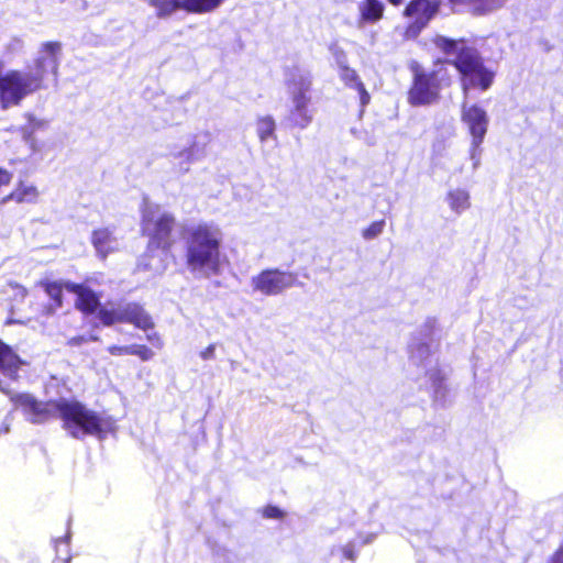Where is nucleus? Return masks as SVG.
Listing matches in <instances>:
<instances>
[{
    "mask_svg": "<svg viewBox=\"0 0 563 563\" xmlns=\"http://www.w3.org/2000/svg\"><path fill=\"white\" fill-rule=\"evenodd\" d=\"M16 407L23 409L32 422L58 416L64 422L65 430L74 438L86 435L102 437L115 430L111 417L100 416L77 400L60 399L49 402H37L32 396L23 394L14 398Z\"/></svg>",
    "mask_w": 563,
    "mask_h": 563,
    "instance_id": "obj_1",
    "label": "nucleus"
},
{
    "mask_svg": "<svg viewBox=\"0 0 563 563\" xmlns=\"http://www.w3.org/2000/svg\"><path fill=\"white\" fill-rule=\"evenodd\" d=\"M62 45L45 42L41 45L33 66L27 71L10 70L0 81V100L4 108L18 104L25 96L44 87V80L56 77Z\"/></svg>",
    "mask_w": 563,
    "mask_h": 563,
    "instance_id": "obj_2",
    "label": "nucleus"
},
{
    "mask_svg": "<svg viewBox=\"0 0 563 563\" xmlns=\"http://www.w3.org/2000/svg\"><path fill=\"white\" fill-rule=\"evenodd\" d=\"M223 232L211 222L198 223L188 230L186 263L198 276L218 275L221 269Z\"/></svg>",
    "mask_w": 563,
    "mask_h": 563,
    "instance_id": "obj_3",
    "label": "nucleus"
},
{
    "mask_svg": "<svg viewBox=\"0 0 563 563\" xmlns=\"http://www.w3.org/2000/svg\"><path fill=\"white\" fill-rule=\"evenodd\" d=\"M437 45L454 57L453 64L461 75L465 97L472 88L485 91L492 86L495 74L483 65L475 49L467 47L463 41L455 42L444 37H439Z\"/></svg>",
    "mask_w": 563,
    "mask_h": 563,
    "instance_id": "obj_4",
    "label": "nucleus"
},
{
    "mask_svg": "<svg viewBox=\"0 0 563 563\" xmlns=\"http://www.w3.org/2000/svg\"><path fill=\"white\" fill-rule=\"evenodd\" d=\"M290 98V109L287 114L288 123L298 129H306L313 120L312 108V76L309 71L295 69L286 80Z\"/></svg>",
    "mask_w": 563,
    "mask_h": 563,
    "instance_id": "obj_5",
    "label": "nucleus"
},
{
    "mask_svg": "<svg viewBox=\"0 0 563 563\" xmlns=\"http://www.w3.org/2000/svg\"><path fill=\"white\" fill-rule=\"evenodd\" d=\"M175 218L173 214L162 210L158 206L145 202L142 209V230L148 238V247L161 250V254L167 255L175 240L173 229Z\"/></svg>",
    "mask_w": 563,
    "mask_h": 563,
    "instance_id": "obj_6",
    "label": "nucleus"
},
{
    "mask_svg": "<svg viewBox=\"0 0 563 563\" xmlns=\"http://www.w3.org/2000/svg\"><path fill=\"white\" fill-rule=\"evenodd\" d=\"M489 115L487 111L476 103L464 101L461 106V122L465 126L470 137L468 157L472 163L473 172L477 170L482 164L485 136L489 126Z\"/></svg>",
    "mask_w": 563,
    "mask_h": 563,
    "instance_id": "obj_7",
    "label": "nucleus"
},
{
    "mask_svg": "<svg viewBox=\"0 0 563 563\" xmlns=\"http://www.w3.org/2000/svg\"><path fill=\"white\" fill-rule=\"evenodd\" d=\"M98 319L104 325L118 322L131 323L134 327L147 331L154 328L151 316L137 303H108L98 311Z\"/></svg>",
    "mask_w": 563,
    "mask_h": 563,
    "instance_id": "obj_8",
    "label": "nucleus"
},
{
    "mask_svg": "<svg viewBox=\"0 0 563 563\" xmlns=\"http://www.w3.org/2000/svg\"><path fill=\"white\" fill-rule=\"evenodd\" d=\"M297 283V275L280 269H264L251 278L252 290L263 296H278Z\"/></svg>",
    "mask_w": 563,
    "mask_h": 563,
    "instance_id": "obj_9",
    "label": "nucleus"
},
{
    "mask_svg": "<svg viewBox=\"0 0 563 563\" xmlns=\"http://www.w3.org/2000/svg\"><path fill=\"white\" fill-rule=\"evenodd\" d=\"M442 81L441 69L430 73L416 70L413 85L408 93L409 103L426 106L434 102L439 97Z\"/></svg>",
    "mask_w": 563,
    "mask_h": 563,
    "instance_id": "obj_10",
    "label": "nucleus"
},
{
    "mask_svg": "<svg viewBox=\"0 0 563 563\" xmlns=\"http://www.w3.org/2000/svg\"><path fill=\"white\" fill-rule=\"evenodd\" d=\"M208 135L197 134L188 140L181 148L172 153L175 169L185 174L190 170L192 164L201 161L207 155Z\"/></svg>",
    "mask_w": 563,
    "mask_h": 563,
    "instance_id": "obj_11",
    "label": "nucleus"
},
{
    "mask_svg": "<svg viewBox=\"0 0 563 563\" xmlns=\"http://www.w3.org/2000/svg\"><path fill=\"white\" fill-rule=\"evenodd\" d=\"M438 11V3L430 0H412L405 10L411 21L406 30L407 37H416Z\"/></svg>",
    "mask_w": 563,
    "mask_h": 563,
    "instance_id": "obj_12",
    "label": "nucleus"
},
{
    "mask_svg": "<svg viewBox=\"0 0 563 563\" xmlns=\"http://www.w3.org/2000/svg\"><path fill=\"white\" fill-rule=\"evenodd\" d=\"M410 358L413 364L426 369L433 385H438L443 379V374L438 367L437 358L431 346L426 343H417L411 346Z\"/></svg>",
    "mask_w": 563,
    "mask_h": 563,
    "instance_id": "obj_13",
    "label": "nucleus"
},
{
    "mask_svg": "<svg viewBox=\"0 0 563 563\" xmlns=\"http://www.w3.org/2000/svg\"><path fill=\"white\" fill-rule=\"evenodd\" d=\"M334 58L338 67V74L340 79L345 84L346 87L355 89L360 95V101L363 107L368 104L371 97L365 89L364 84L360 80L356 71L349 67L346 56L343 52L336 51Z\"/></svg>",
    "mask_w": 563,
    "mask_h": 563,
    "instance_id": "obj_14",
    "label": "nucleus"
},
{
    "mask_svg": "<svg viewBox=\"0 0 563 563\" xmlns=\"http://www.w3.org/2000/svg\"><path fill=\"white\" fill-rule=\"evenodd\" d=\"M455 10H465L473 15L484 16L501 9L508 0H449Z\"/></svg>",
    "mask_w": 563,
    "mask_h": 563,
    "instance_id": "obj_15",
    "label": "nucleus"
},
{
    "mask_svg": "<svg viewBox=\"0 0 563 563\" xmlns=\"http://www.w3.org/2000/svg\"><path fill=\"white\" fill-rule=\"evenodd\" d=\"M67 291L77 295L76 307L85 313H92L99 306V297L89 289L86 285L74 284L70 282L65 283Z\"/></svg>",
    "mask_w": 563,
    "mask_h": 563,
    "instance_id": "obj_16",
    "label": "nucleus"
},
{
    "mask_svg": "<svg viewBox=\"0 0 563 563\" xmlns=\"http://www.w3.org/2000/svg\"><path fill=\"white\" fill-rule=\"evenodd\" d=\"M40 196V190L34 184L29 181H19L14 189L2 198L1 202L7 203L9 201H13L19 205H34L38 202Z\"/></svg>",
    "mask_w": 563,
    "mask_h": 563,
    "instance_id": "obj_17",
    "label": "nucleus"
},
{
    "mask_svg": "<svg viewBox=\"0 0 563 563\" xmlns=\"http://www.w3.org/2000/svg\"><path fill=\"white\" fill-rule=\"evenodd\" d=\"M91 243L99 256L104 258L108 254L120 247L119 239L108 228L98 229L92 232Z\"/></svg>",
    "mask_w": 563,
    "mask_h": 563,
    "instance_id": "obj_18",
    "label": "nucleus"
},
{
    "mask_svg": "<svg viewBox=\"0 0 563 563\" xmlns=\"http://www.w3.org/2000/svg\"><path fill=\"white\" fill-rule=\"evenodd\" d=\"M445 202L453 213L460 216L471 208V194L465 188H451L445 195Z\"/></svg>",
    "mask_w": 563,
    "mask_h": 563,
    "instance_id": "obj_19",
    "label": "nucleus"
},
{
    "mask_svg": "<svg viewBox=\"0 0 563 563\" xmlns=\"http://www.w3.org/2000/svg\"><path fill=\"white\" fill-rule=\"evenodd\" d=\"M21 361L12 349L0 341V376H13L19 369Z\"/></svg>",
    "mask_w": 563,
    "mask_h": 563,
    "instance_id": "obj_20",
    "label": "nucleus"
},
{
    "mask_svg": "<svg viewBox=\"0 0 563 563\" xmlns=\"http://www.w3.org/2000/svg\"><path fill=\"white\" fill-rule=\"evenodd\" d=\"M358 12L364 22L374 23L382 19L384 3L380 0H363L358 4Z\"/></svg>",
    "mask_w": 563,
    "mask_h": 563,
    "instance_id": "obj_21",
    "label": "nucleus"
},
{
    "mask_svg": "<svg viewBox=\"0 0 563 563\" xmlns=\"http://www.w3.org/2000/svg\"><path fill=\"white\" fill-rule=\"evenodd\" d=\"M225 0H185V12L208 14L217 11Z\"/></svg>",
    "mask_w": 563,
    "mask_h": 563,
    "instance_id": "obj_22",
    "label": "nucleus"
},
{
    "mask_svg": "<svg viewBox=\"0 0 563 563\" xmlns=\"http://www.w3.org/2000/svg\"><path fill=\"white\" fill-rule=\"evenodd\" d=\"M148 3L159 19L169 18L178 10L185 11V0H148Z\"/></svg>",
    "mask_w": 563,
    "mask_h": 563,
    "instance_id": "obj_23",
    "label": "nucleus"
},
{
    "mask_svg": "<svg viewBox=\"0 0 563 563\" xmlns=\"http://www.w3.org/2000/svg\"><path fill=\"white\" fill-rule=\"evenodd\" d=\"M47 125H48V121L45 119L29 117V122L23 128V137L34 152L37 151V147L35 144V140L33 139V133L37 130L46 129Z\"/></svg>",
    "mask_w": 563,
    "mask_h": 563,
    "instance_id": "obj_24",
    "label": "nucleus"
},
{
    "mask_svg": "<svg viewBox=\"0 0 563 563\" xmlns=\"http://www.w3.org/2000/svg\"><path fill=\"white\" fill-rule=\"evenodd\" d=\"M66 282H41V286L44 288L45 292L55 301V308L62 306V292L65 288Z\"/></svg>",
    "mask_w": 563,
    "mask_h": 563,
    "instance_id": "obj_25",
    "label": "nucleus"
},
{
    "mask_svg": "<svg viewBox=\"0 0 563 563\" xmlns=\"http://www.w3.org/2000/svg\"><path fill=\"white\" fill-rule=\"evenodd\" d=\"M275 121L272 117L266 115L257 120L256 130L261 142H265L268 137L274 135Z\"/></svg>",
    "mask_w": 563,
    "mask_h": 563,
    "instance_id": "obj_26",
    "label": "nucleus"
},
{
    "mask_svg": "<svg viewBox=\"0 0 563 563\" xmlns=\"http://www.w3.org/2000/svg\"><path fill=\"white\" fill-rule=\"evenodd\" d=\"M385 228V221L379 220L371 223L367 228L363 229L362 236L365 240H373L380 235Z\"/></svg>",
    "mask_w": 563,
    "mask_h": 563,
    "instance_id": "obj_27",
    "label": "nucleus"
},
{
    "mask_svg": "<svg viewBox=\"0 0 563 563\" xmlns=\"http://www.w3.org/2000/svg\"><path fill=\"white\" fill-rule=\"evenodd\" d=\"M139 356L142 361H150L154 356V352L146 345L132 344V354Z\"/></svg>",
    "mask_w": 563,
    "mask_h": 563,
    "instance_id": "obj_28",
    "label": "nucleus"
},
{
    "mask_svg": "<svg viewBox=\"0 0 563 563\" xmlns=\"http://www.w3.org/2000/svg\"><path fill=\"white\" fill-rule=\"evenodd\" d=\"M23 46L24 44L21 38L13 37L7 43L4 53L8 55L18 54L23 49Z\"/></svg>",
    "mask_w": 563,
    "mask_h": 563,
    "instance_id": "obj_29",
    "label": "nucleus"
},
{
    "mask_svg": "<svg viewBox=\"0 0 563 563\" xmlns=\"http://www.w3.org/2000/svg\"><path fill=\"white\" fill-rule=\"evenodd\" d=\"M108 351L111 355H114V356L131 355L132 354V345H125V346L111 345L108 347Z\"/></svg>",
    "mask_w": 563,
    "mask_h": 563,
    "instance_id": "obj_30",
    "label": "nucleus"
},
{
    "mask_svg": "<svg viewBox=\"0 0 563 563\" xmlns=\"http://www.w3.org/2000/svg\"><path fill=\"white\" fill-rule=\"evenodd\" d=\"M12 180V174L5 169L0 168V192L3 188H7Z\"/></svg>",
    "mask_w": 563,
    "mask_h": 563,
    "instance_id": "obj_31",
    "label": "nucleus"
},
{
    "mask_svg": "<svg viewBox=\"0 0 563 563\" xmlns=\"http://www.w3.org/2000/svg\"><path fill=\"white\" fill-rule=\"evenodd\" d=\"M146 339L156 347L162 349L164 343L161 335L157 332H152L146 335Z\"/></svg>",
    "mask_w": 563,
    "mask_h": 563,
    "instance_id": "obj_32",
    "label": "nucleus"
},
{
    "mask_svg": "<svg viewBox=\"0 0 563 563\" xmlns=\"http://www.w3.org/2000/svg\"><path fill=\"white\" fill-rule=\"evenodd\" d=\"M263 515L266 518H279L282 517V511L277 507L268 506L263 510Z\"/></svg>",
    "mask_w": 563,
    "mask_h": 563,
    "instance_id": "obj_33",
    "label": "nucleus"
},
{
    "mask_svg": "<svg viewBox=\"0 0 563 563\" xmlns=\"http://www.w3.org/2000/svg\"><path fill=\"white\" fill-rule=\"evenodd\" d=\"M214 350H216V347H214V345H213V344L209 345L207 349H205V350L200 353L201 358H203V360H210V358H212V357H213V355H214Z\"/></svg>",
    "mask_w": 563,
    "mask_h": 563,
    "instance_id": "obj_34",
    "label": "nucleus"
},
{
    "mask_svg": "<svg viewBox=\"0 0 563 563\" xmlns=\"http://www.w3.org/2000/svg\"><path fill=\"white\" fill-rule=\"evenodd\" d=\"M549 563H563V549H559L553 554Z\"/></svg>",
    "mask_w": 563,
    "mask_h": 563,
    "instance_id": "obj_35",
    "label": "nucleus"
},
{
    "mask_svg": "<svg viewBox=\"0 0 563 563\" xmlns=\"http://www.w3.org/2000/svg\"><path fill=\"white\" fill-rule=\"evenodd\" d=\"M159 262H162V260H159ZM148 266H150L151 269H153L155 272H162V271L165 269V265L162 264V263H153V262H151L148 264Z\"/></svg>",
    "mask_w": 563,
    "mask_h": 563,
    "instance_id": "obj_36",
    "label": "nucleus"
},
{
    "mask_svg": "<svg viewBox=\"0 0 563 563\" xmlns=\"http://www.w3.org/2000/svg\"><path fill=\"white\" fill-rule=\"evenodd\" d=\"M344 555H345V558L353 560V552L350 548L344 549Z\"/></svg>",
    "mask_w": 563,
    "mask_h": 563,
    "instance_id": "obj_37",
    "label": "nucleus"
},
{
    "mask_svg": "<svg viewBox=\"0 0 563 563\" xmlns=\"http://www.w3.org/2000/svg\"><path fill=\"white\" fill-rule=\"evenodd\" d=\"M389 1H390L391 3H394V4H398V3H400V2H401V0H389Z\"/></svg>",
    "mask_w": 563,
    "mask_h": 563,
    "instance_id": "obj_38",
    "label": "nucleus"
}]
</instances>
